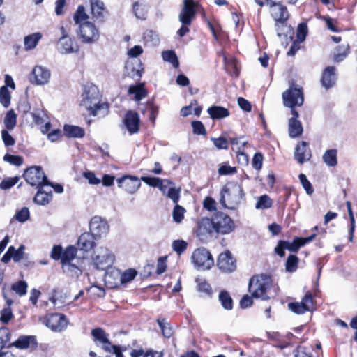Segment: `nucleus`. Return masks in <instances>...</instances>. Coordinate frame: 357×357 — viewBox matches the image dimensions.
Returning a JSON list of instances; mask_svg holds the SVG:
<instances>
[{"label": "nucleus", "mask_w": 357, "mask_h": 357, "mask_svg": "<svg viewBox=\"0 0 357 357\" xmlns=\"http://www.w3.org/2000/svg\"><path fill=\"white\" fill-rule=\"evenodd\" d=\"M82 96L81 105L91 114L104 116L107 114L108 105L105 102L100 103L99 91L95 85H86Z\"/></svg>", "instance_id": "obj_1"}, {"label": "nucleus", "mask_w": 357, "mask_h": 357, "mask_svg": "<svg viewBox=\"0 0 357 357\" xmlns=\"http://www.w3.org/2000/svg\"><path fill=\"white\" fill-rule=\"evenodd\" d=\"M244 195L243 188L240 184L229 182L221 190L220 202L223 207L234 210L239 206Z\"/></svg>", "instance_id": "obj_2"}, {"label": "nucleus", "mask_w": 357, "mask_h": 357, "mask_svg": "<svg viewBox=\"0 0 357 357\" xmlns=\"http://www.w3.org/2000/svg\"><path fill=\"white\" fill-rule=\"evenodd\" d=\"M272 285L271 278L266 275L253 277L250 280L249 291L253 298H260L263 301L270 298L268 296Z\"/></svg>", "instance_id": "obj_3"}, {"label": "nucleus", "mask_w": 357, "mask_h": 357, "mask_svg": "<svg viewBox=\"0 0 357 357\" xmlns=\"http://www.w3.org/2000/svg\"><path fill=\"white\" fill-rule=\"evenodd\" d=\"M183 8L178 15V19L182 23V26L177 31L180 37L184 36L189 32L188 26L191 24L196 14L195 9L199 6L198 3L195 2L193 0H183Z\"/></svg>", "instance_id": "obj_4"}, {"label": "nucleus", "mask_w": 357, "mask_h": 357, "mask_svg": "<svg viewBox=\"0 0 357 357\" xmlns=\"http://www.w3.org/2000/svg\"><path fill=\"white\" fill-rule=\"evenodd\" d=\"M24 177L29 185L37 188L49 184L47 176L39 166H33L26 169L24 171Z\"/></svg>", "instance_id": "obj_5"}, {"label": "nucleus", "mask_w": 357, "mask_h": 357, "mask_svg": "<svg viewBox=\"0 0 357 357\" xmlns=\"http://www.w3.org/2000/svg\"><path fill=\"white\" fill-rule=\"evenodd\" d=\"M283 105L287 107H300L303 104L304 96L301 88L291 86L282 93Z\"/></svg>", "instance_id": "obj_6"}, {"label": "nucleus", "mask_w": 357, "mask_h": 357, "mask_svg": "<svg viewBox=\"0 0 357 357\" xmlns=\"http://www.w3.org/2000/svg\"><path fill=\"white\" fill-rule=\"evenodd\" d=\"M93 261L97 269L105 271L112 266L114 256L107 248L100 247L96 250Z\"/></svg>", "instance_id": "obj_7"}, {"label": "nucleus", "mask_w": 357, "mask_h": 357, "mask_svg": "<svg viewBox=\"0 0 357 357\" xmlns=\"http://www.w3.org/2000/svg\"><path fill=\"white\" fill-rule=\"evenodd\" d=\"M215 233L227 234L231 233L235 226L229 216L223 213H217L212 218Z\"/></svg>", "instance_id": "obj_8"}, {"label": "nucleus", "mask_w": 357, "mask_h": 357, "mask_svg": "<svg viewBox=\"0 0 357 357\" xmlns=\"http://www.w3.org/2000/svg\"><path fill=\"white\" fill-rule=\"evenodd\" d=\"M192 259L194 264L202 270L210 269L214 264L211 254L205 248L196 249L192 253Z\"/></svg>", "instance_id": "obj_9"}, {"label": "nucleus", "mask_w": 357, "mask_h": 357, "mask_svg": "<svg viewBox=\"0 0 357 357\" xmlns=\"http://www.w3.org/2000/svg\"><path fill=\"white\" fill-rule=\"evenodd\" d=\"M30 115L33 123L40 126V130L43 134H47L50 130L52 125L48 119L47 112L43 107L33 109L30 112Z\"/></svg>", "instance_id": "obj_10"}, {"label": "nucleus", "mask_w": 357, "mask_h": 357, "mask_svg": "<svg viewBox=\"0 0 357 357\" xmlns=\"http://www.w3.org/2000/svg\"><path fill=\"white\" fill-rule=\"evenodd\" d=\"M79 33L82 41L92 43L99 38V31L95 25L90 22H84L79 25Z\"/></svg>", "instance_id": "obj_11"}, {"label": "nucleus", "mask_w": 357, "mask_h": 357, "mask_svg": "<svg viewBox=\"0 0 357 357\" xmlns=\"http://www.w3.org/2000/svg\"><path fill=\"white\" fill-rule=\"evenodd\" d=\"M288 307L291 311L298 314H302L307 311L312 310L314 309V301L311 293L307 292L300 303H289Z\"/></svg>", "instance_id": "obj_12"}, {"label": "nucleus", "mask_w": 357, "mask_h": 357, "mask_svg": "<svg viewBox=\"0 0 357 357\" xmlns=\"http://www.w3.org/2000/svg\"><path fill=\"white\" fill-rule=\"evenodd\" d=\"M90 234L96 238L105 236L109 231V225L101 217L94 216L90 222Z\"/></svg>", "instance_id": "obj_13"}, {"label": "nucleus", "mask_w": 357, "mask_h": 357, "mask_svg": "<svg viewBox=\"0 0 357 357\" xmlns=\"http://www.w3.org/2000/svg\"><path fill=\"white\" fill-rule=\"evenodd\" d=\"M158 188L162 195L170 199L174 204L178 202L181 188H176L172 181L169 179H162Z\"/></svg>", "instance_id": "obj_14"}, {"label": "nucleus", "mask_w": 357, "mask_h": 357, "mask_svg": "<svg viewBox=\"0 0 357 357\" xmlns=\"http://www.w3.org/2000/svg\"><path fill=\"white\" fill-rule=\"evenodd\" d=\"M118 186L129 194L135 193L141 186L139 178L133 176H123L117 179Z\"/></svg>", "instance_id": "obj_15"}, {"label": "nucleus", "mask_w": 357, "mask_h": 357, "mask_svg": "<svg viewBox=\"0 0 357 357\" xmlns=\"http://www.w3.org/2000/svg\"><path fill=\"white\" fill-rule=\"evenodd\" d=\"M217 265L223 272H233L236 268V260L229 251L221 253L218 259Z\"/></svg>", "instance_id": "obj_16"}, {"label": "nucleus", "mask_w": 357, "mask_h": 357, "mask_svg": "<svg viewBox=\"0 0 357 357\" xmlns=\"http://www.w3.org/2000/svg\"><path fill=\"white\" fill-rule=\"evenodd\" d=\"M46 326L54 331H61L67 326V319L62 314H51L47 317Z\"/></svg>", "instance_id": "obj_17"}, {"label": "nucleus", "mask_w": 357, "mask_h": 357, "mask_svg": "<svg viewBox=\"0 0 357 357\" xmlns=\"http://www.w3.org/2000/svg\"><path fill=\"white\" fill-rule=\"evenodd\" d=\"M215 233V228L213 222V219L208 218H202L198 225L197 229V235L201 240L207 238Z\"/></svg>", "instance_id": "obj_18"}, {"label": "nucleus", "mask_w": 357, "mask_h": 357, "mask_svg": "<svg viewBox=\"0 0 357 357\" xmlns=\"http://www.w3.org/2000/svg\"><path fill=\"white\" fill-rule=\"evenodd\" d=\"M271 15L276 21L275 26L278 27V22L283 23L289 18V13L285 6L271 2Z\"/></svg>", "instance_id": "obj_19"}, {"label": "nucleus", "mask_w": 357, "mask_h": 357, "mask_svg": "<svg viewBox=\"0 0 357 357\" xmlns=\"http://www.w3.org/2000/svg\"><path fill=\"white\" fill-rule=\"evenodd\" d=\"M57 50L62 54H72L78 51V46L71 38L64 36L59 38Z\"/></svg>", "instance_id": "obj_20"}, {"label": "nucleus", "mask_w": 357, "mask_h": 357, "mask_svg": "<svg viewBox=\"0 0 357 357\" xmlns=\"http://www.w3.org/2000/svg\"><path fill=\"white\" fill-rule=\"evenodd\" d=\"M311 151L306 142H301L295 149L294 158L298 163L303 164L308 161L311 158Z\"/></svg>", "instance_id": "obj_21"}, {"label": "nucleus", "mask_w": 357, "mask_h": 357, "mask_svg": "<svg viewBox=\"0 0 357 357\" xmlns=\"http://www.w3.org/2000/svg\"><path fill=\"white\" fill-rule=\"evenodd\" d=\"M336 69L333 66H328L323 71L321 79V85L326 89L333 87L336 82Z\"/></svg>", "instance_id": "obj_22"}, {"label": "nucleus", "mask_w": 357, "mask_h": 357, "mask_svg": "<svg viewBox=\"0 0 357 357\" xmlns=\"http://www.w3.org/2000/svg\"><path fill=\"white\" fill-rule=\"evenodd\" d=\"M139 118L137 113L129 111L124 119V124L130 134L139 131Z\"/></svg>", "instance_id": "obj_23"}, {"label": "nucleus", "mask_w": 357, "mask_h": 357, "mask_svg": "<svg viewBox=\"0 0 357 357\" xmlns=\"http://www.w3.org/2000/svg\"><path fill=\"white\" fill-rule=\"evenodd\" d=\"M35 82L38 85L47 84L50 78V71L41 66H36L32 70Z\"/></svg>", "instance_id": "obj_24"}, {"label": "nucleus", "mask_w": 357, "mask_h": 357, "mask_svg": "<svg viewBox=\"0 0 357 357\" xmlns=\"http://www.w3.org/2000/svg\"><path fill=\"white\" fill-rule=\"evenodd\" d=\"M91 13L93 18L98 22H103L105 4L100 0H91Z\"/></svg>", "instance_id": "obj_25"}, {"label": "nucleus", "mask_w": 357, "mask_h": 357, "mask_svg": "<svg viewBox=\"0 0 357 357\" xmlns=\"http://www.w3.org/2000/svg\"><path fill=\"white\" fill-rule=\"evenodd\" d=\"M94 238L90 233L82 234L78 239V248L84 252L90 251L95 245Z\"/></svg>", "instance_id": "obj_26"}, {"label": "nucleus", "mask_w": 357, "mask_h": 357, "mask_svg": "<svg viewBox=\"0 0 357 357\" xmlns=\"http://www.w3.org/2000/svg\"><path fill=\"white\" fill-rule=\"evenodd\" d=\"M31 344H36L34 336L22 335L17 340L7 345V347H15L20 349H28Z\"/></svg>", "instance_id": "obj_27"}, {"label": "nucleus", "mask_w": 357, "mask_h": 357, "mask_svg": "<svg viewBox=\"0 0 357 357\" xmlns=\"http://www.w3.org/2000/svg\"><path fill=\"white\" fill-rule=\"evenodd\" d=\"M289 135L291 138L300 137L303 131L302 123L295 118H290L288 121Z\"/></svg>", "instance_id": "obj_28"}, {"label": "nucleus", "mask_w": 357, "mask_h": 357, "mask_svg": "<svg viewBox=\"0 0 357 357\" xmlns=\"http://www.w3.org/2000/svg\"><path fill=\"white\" fill-rule=\"evenodd\" d=\"M207 112L213 119H221L228 117L230 114L229 110L221 106H211L208 108Z\"/></svg>", "instance_id": "obj_29"}, {"label": "nucleus", "mask_w": 357, "mask_h": 357, "mask_svg": "<svg viewBox=\"0 0 357 357\" xmlns=\"http://www.w3.org/2000/svg\"><path fill=\"white\" fill-rule=\"evenodd\" d=\"M52 192L51 189L49 191L44 190L41 187L38 188V190L35 195L33 200L39 205H46L52 199Z\"/></svg>", "instance_id": "obj_30"}, {"label": "nucleus", "mask_w": 357, "mask_h": 357, "mask_svg": "<svg viewBox=\"0 0 357 357\" xmlns=\"http://www.w3.org/2000/svg\"><path fill=\"white\" fill-rule=\"evenodd\" d=\"M128 93L133 94L135 96V100L136 101L142 100L147 95V92L142 84L131 85L128 89Z\"/></svg>", "instance_id": "obj_31"}, {"label": "nucleus", "mask_w": 357, "mask_h": 357, "mask_svg": "<svg viewBox=\"0 0 357 357\" xmlns=\"http://www.w3.org/2000/svg\"><path fill=\"white\" fill-rule=\"evenodd\" d=\"M63 130L66 135L69 137H82L85 133L82 128L72 125H65Z\"/></svg>", "instance_id": "obj_32"}, {"label": "nucleus", "mask_w": 357, "mask_h": 357, "mask_svg": "<svg viewBox=\"0 0 357 357\" xmlns=\"http://www.w3.org/2000/svg\"><path fill=\"white\" fill-rule=\"evenodd\" d=\"M337 153L336 149H329L324 153L322 159L327 166L335 167L337 164Z\"/></svg>", "instance_id": "obj_33"}, {"label": "nucleus", "mask_w": 357, "mask_h": 357, "mask_svg": "<svg viewBox=\"0 0 357 357\" xmlns=\"http://www.w3.org/2000/svg\"><path fill=\"white\" fill-rule=\"evenodd\" d=\"M219 301L220 302L222 307L226 310H231L233 308V300L229 294L225 290L221 291L218 296Z\"/></svg>", "instance_id": "obj_34"}, {"label": "nucleus", "mask_w": 357, "mask_h": 357, "mask_svg": "<svg viewBox=\"0 0 357 357\" xmlns=\"http://www.w3.org/2000/svg\"><path fill=\"white\" fill-rule=\"evenodd\" d=\"M42 35L40 33H34L24 38V47L26 50L35 48L41 39Z\"/></svg>", "instance_id": "obj_35"}, {"label": "nucleus", "mask_w": 357, "mask_h": 357, "mask_svg": "<svg viewBox=\"0 0 357 357\" xmlns=\"http://www.w3.org/2000/svg\"><path fill=\"white\" fill-rule=\"evenodd\" d=\"M349 52V45H342L337 47L333 54V59L336 62L342 61Z\"/></svg>", "instance_id": "obj_36"}, {"label": "nucleus", "mask_w": 357, "mask_h": 357, "mask_svg": "<svg viewBox=\"0 0 357 357\" xmlns=\"http://www.w3.org/2000/svg\"><path fill=\"white\" fill-rule=\"evenodd\" d=\"M3 123L7 130H12L14 129L17 123V115L13 109L6 113Z\"/></svg>", "instance_id": "obj_37"}, {"label": "nucleus", "mask_w": 357, "mask_h": 357, "mask_svg": "<svg viewBox=\"0 0 357 357\" xmlns=\"http://www.w3.org/2000/svg\"><path fill=\"white\" fill-rule=\"evenodd\" d=\"M89 17V15L86 13L85 8L82 5L78 6L73 15V20L75 24L78 25H80V24H82L84 22H87L86 20H88Z\"/></svg>", "instance_id": "obj_38"}, {"label": "nucleus", "mask_w": 357, "mask_h": 357, "mask_svg": "<svg viewBox=\"0 0 357 357\" xmlns=\"http://www.w3.org/2000/svg\"><path fill=\"white\" fill-rule=\"evenodd\" d=\"M157 322L162 331L165 337L169 338L174 333V331L170 324L167 322L165 319L158 318Z\"/></svg>", "instance_id": "obj_39"}, {"label": "nucleus", "mask_w": 357, "mask_h": 357, "mask_svg": "<svg viewBox=\"0 0 357 357\" xmlns=\"http://www.w3.org/2000/svg\"><path fill=\"white\" fill-rule=\"evenodd\" d=\"M76 253L77 250L75 248H74L73 246H68L62 255V264H69L70 262L75 259Z\"/></svg>", "instance_id": "obj_40"}, {"label": "nucleus", "mask_w": 357, "mask_h": 357, "mask_svg": "<svg viewBox=\"0 0 357 357\" xmlns=\"http://www.w3.org/2000/svg\"><path fill=\"white\" fill-rule=\"evenodd\" d=\"M91 335L94 337L95 342H99L101 344L107 342V340L109 339V334L106 333L101 328L93 329Z\"/></svg>", "instance_id": "obj_41"}, {"label": "nucleus", "mask_w": 357, "mask_h": 357, "mask_svg": "<svg viewBox=\"0 0 357 357\" xmlns=\"http://www.w3.org/2000/svg\"><path fill=\"white\" fill-rule=\"evenodd\" d=\"M298 258L294 255H290L286 261L285 269L287 272L293 273L298 268Z\"/></svg>", "instance_id": "obj_42"}, {"label": "nucleus", "mask_w": 357, "mask_h": 357, "mask_svg": "<svg viewBox=\"0 0 357 357\" xmlns=\"http://www.w3.org/2000/svg\"><path fill=\"white\" fill-rule=\"evenodd\" d=\"M102 348L107 352H112V351L116 357H124L120 347L116 345H112L109 339L107 340V342L102 343Z\"/></svg>", "instance_id": "obj_43"}, {"label": "nucleus", "mask_w": 357, "mask_h": 357, "mask_svg": "<svg viewBox=\"0 0 357 357\" xmlns=\"http://www.w3.org/2000/svg\"><path fill=\"white\" fill-rule=\"evenodd\" d=\"M162 56L164 61L171 63L174 68H177L178 66L179 63L178 61V58L174 51H164L162 53Z\"/></svg>", "instance_id": "obj_44"}, {"label": "nucleus", "mask_w": 357, "mask_h": 357, "mask_svg": "<svg viewBox=\"0 0 357 357\" xmlns=\"http://www.w3.org/2000/svg\"><path fill=\"white\" fill-rule=\"evenodd\" d=\"M10 333L8 328H0V351L7 347L6 344L10 340Z\"/></svg>", "instance_id": "obj_45"}, {"label": "nucleus", "mask_w": 357, "mask_h": 357, "mask_svg": "<svg viewBox=\"0 0 357 357\" xmlns=\"http://www.w3.org/2000/svg\"><path fill=\"white\" fill-rule=\"evenodd\" d=\"M27 287V284L25 281L20 280L14 283L11 287V289L19 296H22L26 294Z\"/></svg>", "instance_id": "obj_46"}, {"label": "nucleus", "mask_w": 357, "mask_h": 357, "mask_svg": "<svg viewBox=\"0 0 357 357\" xmlns=\"http://www.w3.org/2000/svg\"><path fill=\"white\" fill-rule=\"evenodd\" d=\"M0 102L4 107H8L10 102V94L5 86L0 88Z\"/></svg>", "instance_id": "obj_47"}, {"label": "nucleus", "mask_w": 357, "mask_h": 357, "mask_svg": "<svg viewBox=\"0 0 357 357\" xmlns=\"http://www.w3.org/2000/svg\"><path fill=\"white\" fill-rule=\"evenodd\" d=\"M175 204L176 205H175L173 212H172L173 220L176 222L180 223L184 218V213L185 212V209L183 207H182L181 206L178 205V203H176Z\"/></svg>", "instance_id": "obj_48"}, {"label": "nucleus", "mask_w": 357, "mask_h": 357, "mask_svg": "<svg viewBox=\"0 0 357 357\" xmlns=\"http://www.w3.org/2000/svg\"><path fill=\"white\" fill-rule=\"evenodd\" d=\"M284 248L291 252H297V250L303 245L301 238H296L292 242L284 241Z\"/></svg>", "instance_id": "obj_49"}, {"label": "nucleus", "mask_w": 357, "mask_h": 357, "mask_svg": "<svg viewBox=\"0 0 357 357\" xmlns=\"http://www.w3.org/2000/svg\"><path fill=\"white\" fill-rule=\"evenodd\" d=\"M272 206V201L267 195H262L259 198L256 204V208L259 209H266L271 208Z\"/></svg>", "instance_id": "obj_50"}, {"label": "nucleus", "mask_w": 357, "mask_h": 357, "mask_svg": "<svg viewBox=\"0 0 357 357\" xmlns=\"http://www.w3.org/2000/svg\"><path fill=\"white\" fill-rule=\"evenodd\" d=\"M137 272L135 269H128L121 274L120 280L122 284L132 281L137 275Z\"/></svg>", "instance_id": "obj_51"}, {"label": "nucleus", "mask_w": 357, "mask_h": 357, "mask_svg": "<svg viewBox=\"0 0 357 357\" xmlns=\"http://www.w3.org/2000/svg\"><path fill=\"white\" fill-rule=\"evenodd\" d=\"M198 291L204 293L207 296H210L212 293L211 287L208 283H207L204 279H197Z\"/></svg>", "instance_id": "obj_52"}, {"label": "nucleus", "mask_w": 357, "mask_h": 357, "mask_svg": "<svg viewBox=\"0 0 357 357\" xmlns=\"http://www.w3.org/2000/svg\"><path fill=\"white\" fill-rule=\"evenodd\" d=\"M133 12L137 18L140 20H144L146 15V10L145 6H141L138 2L133 3Z\"/></svg>", "instance_id": "obj_53"}, {"label": "nucleus", "mask_w": 357, "mask_h": 357, "mask_svg": "<svg viewBox=\"0 0 357 357\" xmlns=\"http://www.w3.org/2000/svg\"><path fill=\"white\" fill-rule=\"evenodd\" d=\"M187 245V243L183 240H175L172 243V249L180 255L186 250Z\"/></svg>", "instance_id": "obj_54"}, {"label": "nucleus", "mask_w": 357, "mask_h": 357, "mask_svg": "<svg viewBox=\"0 0 357 357\" xmlns=\"http://www.w3.org/2000/svg\"><path fill=\"white\" fill-rule=\"evenodd\" d=\"M140 179L149 186L153 188H159L160 183L162 182V178L158 177L151 176H142Z\"/></svg>", "instance_id": "obj_55"}, {"label": "nucleus", "mask_w": 357, "mask_h": 357, "mask_svg": "<svg viewBox=\"0 0 357 357\" xmlns=\"http://www.w3.org/2000/svg\"><path fill=\"white\" fill-rule=\"evenodd\" d=\"M211 140L213 141L215 146L219 150L227 149L229 148V142L223 137H220L218 138L212 137Z\"/></svg>", "instance_id": "obj_56"}, {"label": "nucleus", "mask_w": 357, "mask_h": 357, "mask_svg": "<svg viewBox=\"0 0 357 357\" xmlns=\"http://www.w3.org/2000/svg\"><path fill=\"white\" fill-rule=\"evenodd\" d=\"M299 179L307 194L310 195H312L314 192V189L306 176L303 174H301L299 175Z\"/></svg>", "instance_id": "obj_57"}, {"label": "nucleus", "mask_w": 357, "mask_h": 357, "mask_svg": "<svg viewBox=\"0 0 357 357\" xmlns=\"http://www.w3.org/2000/svg\"><path fill=\"white\" fill-rule=\"evenodd\" d=\"M29 210L27 207H23L20 211L15 213V219L20 222H24L29 218Z\"/></svg>", "instance_id": "obj_58"}, {"label": "nucleus", "mask_w": 357, "mask_h": 357, "mask_svg": "<svg viewBox=\"0 0 357 357\" xmlns=\"http://www.w3.org/2000/svg\"><path fill=\"white\" fill-rule=\"evenodd\" d=\"M3 160L15 166H20L23 163V158L21 156L6 154Z\"/></svg>", "instance_id": "obj_59"}, {"label": "nucleus", "mask_w": 357, "mask_h": 357, "mask_svg": "<svg viewBox=\"0 0 357 357\" xmlns=\"http://www.w3.org/2000/svg\"><path fill=\"white\" fill-rule=\"evenodd\" d=\"M193 132L195 135H204L206 134L204 124L199 121H194L192 122Z\"/></svg>", "instance_id": "obj_60"}, {"label": "nucleus", "mask_w": 357, "mask_h": 357, "mask_svg": "<svg viewBox=\"0 0 357 357\" xmlns=\"http://www.w3.org/2000/svg\"><path fill=\"white\" fill-rule=\"evenodd\" d=\"M83 176L87 179L89 183L91 185H98L101 181L100 178H97L95 173L92 171H86L83 173Z\"/></svg>", "instance_id": "obj_61"}, {"label": "nucleus", "mask_w": 357, "mask_h": 357, "mask_svg": "<svg viewBox=\"0 0 357 357\" xmlns=\"http://www.w3.org/2000/svg\"><path fill=\"white\" fill-rule=\"evenodd\" d=\"M13 317L10 307H5L1 311L0 320L2 323L7 324Z\"/></svg>", "instance_id": "obj_62"}, {"label": "nucleus", "mask_w": 357, "mask_h": 357, "mask_svg": "<svg viewBox=\"0 0 357 357\" xmlns=\"http://www.w3.org/2000/svg\"><path fill=\"white\" fill-rule=\"evenodd\" d=\"M2 140L6 146H13L15 143V139L8 133V130H1Z\"/></svg>", "instance_id": "obj_63"}, {"label": "nucleus", "mask_w": 357, "mask_h": 357, "mask_svg": "<svg viewBox=\"0 0 357 357\" xmlns=\"http://www.w3.org/2000/svg\"><path fill=\"white\" fill-rule=\"evenodd\" d=\"M307 33V27L306 24L301 23L297 29V38L299 41L303 42L306 37Z\"/></svg>", "instance_id": "obj_64"}]
</instances>
